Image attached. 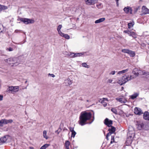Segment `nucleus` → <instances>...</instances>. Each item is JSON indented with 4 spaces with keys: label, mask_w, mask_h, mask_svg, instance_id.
<instances>
[{
    "label": "nucleus",
    "mask_w": 149,
    "mask_h": 149,
    "mask_svg": "<svg viewBox=\"0 0 149 149\" xmlns=\"http://www.w3.org/2000/svg\"><path fill=\"white\" fill-rule=\"evenodd\" d=\"M92 114L90 112L86 111L82 112L81 113L79 116V124L82 126L86 124V121L89 120Z\"/></svg>",
    "instance_id": "f257e3e1"
},
{
    "label": "nucleus",
    "mask_w": 149,
    "mask_h": 149,
    "mask_svg": "<svg viewBox=\"0 0 149 149\" xmlns=\"http://www.w3.org/2000/svg\"><path fill=\"white\" fill-rule=\"evenodd\" d=\"M4 61L11 66H16L19 64L17 58H10L4 60Z\"/></svg>",
    "instance_id": "f03ea898"
},
{
    "label": "nucleus",
    "mask_w": 149,
    "mask_h": 149,
    "mask_svg": "<svg viewBox=\"0 0 149 149\" xmlns=\"http://www.w3.org/2000/svg\"><path fill=\"white\" fill-rule=\"evenodd\" d=\"M132 76L128 75H125L123 76L118 81V83L120 85H121L125 84L127 81L130 80L133 78L132 77Z\"/></svg>",
    "instance_id": "7ed1b4c3"
},
{
    "label": "nucleus",
    "mask_w": 149,
    "mask_h": 149,
    "mask_svg": "<svg viewBox=\"0 0 149 149\" xmlns=\"http://www.w3.org/2000/svg\"><path fill=\"white\" fill-rule=\"evenodd\" d=\"M8 91L11 93L14 94L15 93L17 92L19 90V86H12L9 87L8 89Z\"/></svg>",
    "instance_id": "20e7f679"
},
{
    "label": "nucleus",
    "mask_w": 149,
    "mask_h": 149,
    "mask_svg": "<svg viewBox=\"0 0 149 149\" xmlns=\"http://www.w3.org/2000/svg\"><path fill=\"white\" fill-rule=\"evenodd\" d=\"M86 52H83L82 53H72L70 52L68 53L67 54H66V55L68 56H70L71 57H75L77 56H80L83 55L84 54H86Z\"/></svg>",
    "instance_id": "39448f33"
},
{
    "label": "nucleus",
    "mask_w": 149,
    "mask_h": 149,
    "mask_svg": "<svg viewBox=\"0 0 149 149\" xmlns=\"http://www.w3.org/2000/svg\"><path fill=\"white\" fill-rule=\"evenodd\" d=\"M20 19L21 21L23 22L24 23L26 24H32L34 22V21L31 19L26 18H21Z\"/></svg>",
    "instance_id": "423d86ee"
},
{
    "label": "nucleus",
    "mask_w": 149,
    "mask_h": 149,
    "mask_svg": "<svg viewBox=\"0 0 149 149\" xmlns=\"http://www.w3.org/2000/svg\"><path fill=\"white\" fill-rule=\"evenodd\" d=\"M84 1L86 4L88 5H93L97 1V0H84Z\"/></svg>",
    "instance_id": "0eeeda50"
},
{
    "label": "nucleus",
    "mask_w": 149,
    "mask_h": 149,
    "mask_svg": "<svg viewBox=\"0 0 149 149\" xmlns=\"http://www.w3.org/2000/svg\"><path fill=\"white\" fill-rule=\"evenodd\" d=\"M142 13L143 15L149 14V10L146 6H143L142 7Z\"/></svg>",
    "instance_id": "6e6552de"
},
{
    "label": "nucleus",
    "mask_w": 149,
    "mask_h": 149,
    "mask_svg": "<svg viewBox=\"0 0 149 149\" xmlns=\"http://www.w3.org/2000/svg\"><path fill=\"white\" fill-rule=\"evenodd\" d=\"M124 11L127 14L130 13L132 14V8L129 6H127L125 7L123 9Z\"/></svg>",
    "instance_id": "1a4fd4ad"
},
{
    "label": "nucleus",
    "mask_w": 149,
    "mask_h": 149,
    "mask_svg": "<svg viewBox=\"0 0 149 149\" xmlns=\"http://www.w3.org/2000/svg\"><path fill=\"white\" fill-rule=\"evenodd\" d=\"M134 113L135 114L138 115H141L143 113L140 108L136 107L134 109Z\"/></svg>",
    "instance_id": "9d476101"
},
{
    "label": "nucleus",
    "mask_w": 149,
    "mask_h": 149,
    "mask_svg": "<svg viewBox=\"0 0 149 149\" xmlns=\"http://www.w3.org/2000/svg\"><path fill=\"white\" fill-rule=\"evenodd\" d=\"M72 83V81L69 78H68L64 80L63 84L66 86L71 85Z\"/></svg>",
    "instance_id": "9b49d317"
},
{
    "label": "nucleus",
    "mask_w": 149,
    "mask_h": 149,
    "mask_svg": "<svg viewBox=\"0 0 149 149\" xmlns=\"http://www.w3.org/2000/svg\"><path fill=\"white\" fill-rule=\"evenodd\" d=\"M104 123L107 126L110 127L111 126V125L112 124V121L106 118L104 120Z\"/></svg>",
    "instance_id": "f8f14e48"
},
{
    "label": "nucleus",
    "mask_w": 149,
    "mask_h": 149,
    "mask_svg": "<svg viewBox=\"0 0 149 149\" xmlns=\"http://www.w3.org/2000/svg\"><path fill=\"white\" fill-rule=\"evenodd\" d=\"M144 124L143 122H139L137 125V128L139 130H140L143 128Z\"/></svg>",
    "instance_id": "ddd939ff"
},
{
    "label": "nucleus",
    "mask_w": 149,
    "mask_h": 149,
    "mask_svg": "<svg viewBox=\"0 0 149 149\" xmlns=\"http://www.w3.org/2000/svg\"><path fill=\"white\" fill-rule=\"evenodd\" d=\"M7 136H4L0 138V145L6 142L7 140Z\"/></svg>",
    "instance_id": "4468645a"
},
{
    "label": "nucleus",
    "mask_w": 149,
    "mask_h": 149,
    "mask_svg": "<svg viewBox=\"0 0 149 149\" xmlns=\"http://www.w3.org/2000/svg\"><path fill=\"white\" fill-rule=\"evenodd\" d=\"M116 100H117V101H118L122 103H125L127 102V100H126L125 98H116Z\"/></svg>",
    "instance_id": "2eb2a0df"
},
{
    "label": "nucleus",
    "mask_w": 149,
    "mask_h": 149,
    "mask_svg": "<svg viewBox=\"0 0 149 149\" xmlns=\"http://www.w3.org/2000/svg\"><path fill=\"white\" fill-rule=\"evenodd\" d=\"M143 118L146 120H149V113L147 111L145 112L143 114Z\"/></svg>",
    "instance_id": "dca6fc26"
},
{
    "label": "nucleus",
    "mask_w": 149,
    "mask_h": 149,
    "mask_svg": "<svg viewBox=\"0 0 149 149\" xmlns=\"http://www.w3.org/2000/svg\"><path fill=\"white\" fill-rule=\"evenodd\" d=\"M107 99L106 98H103V100H101V103L102 104L104 107L107 106Z\"/></svg>",
    "instance_id": "f3484780"
},
{
    "label": "nucleus",
    "mask_w": 149,
    "mask_h": 149,
    "mask_svg": "<svg viewBox=\"0 0 149 149\" xmlns=\"http://www.w3.org/2000/svg\"><path fill=\"white\" fill-rule=\"evenodd\" d=\"M116 128L113 126H111L110 128H109L108 131L109 132V133H110V134L113 133L115 131Z\"/></svg>",
    "instance_id": "a211bd4d"
},
{
    "label": "nucleus",
    "mask_w": 149,
    "mask_h": 149,
    "mask_svg": "<svg viewBox=\"0 0 149 149\" xmlns=\"http://www.w3.org/2000/svg\"><path fill=\"white\" fill-rule=\"evenodd\" d=\"M138 69L137 68H135L132 71V73L136 76H138L139 75V73L138 72Z\"/></svg>",
    "instance_id": "6ab92c4d"
},
{
    "label": "nucleus",
    "mask_w": 149,
    "mask_h": 149,
    "mask_svg": "<svg viewBox=\"0 0 149 149\" xmlns=\"http://www.w3.org/2000/svg\"><path fill=\"white\" fill-rule=\"evenodd\" d=\"M138 72L139 73V74H140L141 75H144V77H146L147 74V72H145V71H142L140 70H138Z\"/></svg>",
    "instance_id": "aec40b11"
},
{
    "label": "nucleus",
    "mask_w": 149,
    "mask_h": 149,
    "mask_svg": "<svg viewBox=\"0 0 149 149\" xmlns=\"http://www.w3.org/2000/svg\"><path fill=\"white\" fill-rule=\"evenodd\" d=\"M6 119H2L0 120V126L3 127L4 124H6Z\"/></svg>",
    "instance_id": "412c9836"
},
{
    "label": "nucleus",
    "mask_w": 149,
    "mask_h": 149,
    "mask_svg": "<svg viewBox=\"0 0 149 149\" xmlns=\"http://www.w3.org/2000/svg\"><path fill=\"white\" fill-rule=\"evenodd\" d=\"M70 142L68 141H66L65 144V146L66 149L70 148Z\"/></svg>",
    "instance_id": "4be33fe9"
},
{
    "label": "nucleus",
    "mask_w": 149,
    "mask_h": 149,
    "mask_svg": "<svg viewBox=\"0 0 149 149\" xmlns=\"http://www.w3.org/2000/svg\"><path fill=\"white\" fill-rule=\"evenodd\" d=\"M105 20V18H101L99 19H97V20L95 21V24L99 23H100L101 22H103Z\"/></svg>",
    "instance_id": "5701e85b"
},
{
    "label": "nucleus",
    "mask_w": 149,
    "mask_h": 149,
    "mask_svg": "<svg viewBox=\"0 0 149 149\" xmlns=\"http://www.w3.org/2000/svg\"><path fill=\"white\" fill-rule=\"evenodd\" d=\"M139 95V93H135L131 96V98L132 99H134L136 98Z\"/></svg>",
    "instance_id": "b1692460"
},
{
    "label": "nucleus",
    "mask_w": 149,
    "mask_h": 149,
    "mask_svg": "<svg viewBox=\"0 0 149 149\" xmlns=\"http://www.w3.org/2000/svg\"><path fill=\"white\" fill-rule=\"evenodd\" d=\"M130 56L133 57L135 56V53L134 51L130 50L128 54Z\"/></svg>",
    "instance_id": "393cba45"
},
{
    "label": "nucleus",
    "mask_w": 149,
    "mask_h": 149,
    "mask_svg": "<svg viewBox=\"0 0 149 149\" xmlns=\"http://www.w3.org/2000/svg\"><path fill=\"white\" fill-rule=\"evenodd\" d=\"M128 70V69H127L125 70H122L121 71H119L118 73V74H122L125 73L127 72Z\"/></svg>",
    "instance_id": "a878e982"
},
{
    "label": "nucleus",
    "mask_w": 149,
    "mask_h": 149,
    "mask_svg": "<svg viewBox=\"0 0 149 149\" xmlns=\"http://www.w3.org/2000/svg\"><path fill=\"white\" fill-rule=\"evenodd\" d=\"M47 132L46 130H44L43 132V136L44 138L46 139H47L48 138V137L47 135Z\"/></svg>",
    "instance_id": "bb28decb"
},
{
    "label": "nucleus",
    "mask_w": 149,
    "mask_h": 149,
    "mask_svg": "<svg viewBox=\"0 0 149 149\" xmlns=\"http://www.w3.org/2000/svg\"><path fill=\"white\" fill-rule=\"evenodd\" d=\"M7 7L6 6L1 5L0 4V11H1L3 10L6 9Z\"/></svg>",
    "instance_id": "cd10ccee"
},
{
    "label": "nucleus",
    "mask_w": 149,
    "mask_h": 149,
    "mask_svg": "<svg viewBox=\"0 0 149 149\" xmlns=\"http://www.w3.org/2000/svg\"><path fill=\"white\" fill-rule=\"evenodd\" d=\"M130 34V36H132L134 38H136V37L135 33L133 32H131Z\"/></svg>",
    "instance_id": "c85d7f7f"
},
{
    "label": "nucleus",
    "mask_w": 149,
    "mask_h": 149,
    "mask_svg": "<svg viewBox=\"0 0 149 149\" xmlns=\"http://www.w3.org/2000/svg\"><path fill=\"white\" fill-rule=\"evenodd\" d=\"M49 145L48 144H45L42 146L40 148L42 149H46V148L49 146Z\"/></svg>",
    "instance_id": "c756f323"
},
{
    "label": "nucleus",
    "mask_w": 149,
    "mask_h": 149,
    "mask_svg": "<svg viewBox=\"0 0 149 149\" xmlns=\"http://www.w3.org/2000/svg\"><path fill=\"white\" fill-rule=\"evenodd\" d=\"M130 50L128 49H123L122 50V52L124 53L128 54Z\"/></svg>",
    "instance_id": "7c9ffc66"
},
{
    "label": "nucleus",
    "mask_w": 149,
    "mask_h": 149,
    "mask_svg": "<svg viewBox=\"0 0 149 149\" xmlns=\"http://www.w3.org/2000/svg\"><path fill=\"white\" fill-rule=\"evenodd\" d=\"M134 25V22H132L128 24V28L129 29H131L132 27Z\"/></svg>",
    "instance_id": "2f4dec72"
},
{
    "label": "nucleus",
    "mask_w": 149,
    "mask_h": 149,
    "mask_svg": "<svg viewBox=\"0 0 149 149\" xmlns=\"http://www.w3.org/2000/svg\"><path fill=\"white\" fill-rule=\"evenodd\" d=\"M62 37H63L64 38H65L67 39H69L70 38V36L66 34H64L63 36H62Z\"/></svg>",
    "instance_id": "473e14b6"
},
{
    "label": "nucleus",
    "mask_w": 149,
    "mask_h": 149,
    "mask_svg": "<svg viewBox=\"0 0 149 149\" xmlns=\"http://www.w3.org/2000/svg\"><path fill=\"white\" fill-rule=\"evenodd\" d=\"M111 110L113 113L115 114H117V111L116 108H112L111 109Z\"/></svg>",
    "instance_id": "72a5a7b5"
},
{
    "label": "nucleus",
    "mask_w": 149,
    "mask_h": 149,
    "mask_svg": "<svg viewBox=\"0 0 149 149\" xmlns=\"http://www.w3.org/2000/svg\"><path fill=\"white\" fill-rule=\"evenodd\" d=\"M82 66L86 68H89V66L87 65L86 63H82Z\"/></svg>",
    "instance_id": "f704fd0d"
},
{
    "label": "nucleus",
    "mask_w": 149,
    "mask_h": 149,
    "mask_svg": "<svg viewBox=\"0 0 149 149\" xmlns=\"http://www.w3.org/2000/svg\"><path fill=\"white\" fill-rule=\"evenodd\" d=\"M96 6L98 8H101L102 7V3H99L97 4Z\"/></svg>",
    "instance_id": "c9c22d12"
},
{
    "label": "nucleus",
    "mask_w": 149,
    "mask_h": 149,
    "mask_svg": "<svg viewBox=\"0 0 149 149\" xmlns=\"http://www.w3.org/2000/svg\"><path fill=\"white\" fill-rule=\"evenodd\" d=\"M6 121L7 123V124L8 123H11L13 122V120L12 119H9L8 120L6 119Z\"/></svg>",
    "instance_id": "e433bc0d"
},
{
    "label": "nucleus",
    "mask_w": 149,
    "mask_h": 149,
    "mask_svg": "<svg viewBox=\"0 0 149 149\" xmlns=\"http://www.w3.org/2000/svg\"><path fill=\"white\" fill-rule=\"evenodd\" d=\"M76 134V133L74 131L73 132H72L71 137H74Z\"/></svg>",
    "instance_id": "4c0bfd02"
},
{
    "label": "nucleus",
    "mask_w": 149,
    "mask_h": 149,
    "mask_svg": "<svg viewBox=\"0 0 149 149\" xmlns=\"http://www.w3.org/2000/svg\"><path fill=\"white\" fill-rule=\"evenodd\" d=\"M114 136H111V141L110 142L111 144L112 143H113L114 142Z\"/></svg>",
    "instance_id": "58836bf2"
},
{
    "label": "nucleus",
    "mask_w": 149,
    "mask_h": 149,
    "mask_svg": "<svg viewBox=\"0 0 149 149\" xmlns=\"http://www.w3.org/2000/svg\"><path fill=\"white\" fill-rule=\"evenodd\" d=\"M131 32L130 31L128 30H125L124 31V33L128 34L130 36V34Z\"/></svg>",
    "instance_id": "ea45409f"
},
{
    "label": "nucleus",
    "mask_w": 149,
    "mask_h": 149,
    "mask_svg": "<svg viewBox=\"0 0 149 149\" xmlns=\"http://www.w3.org/2000/svg\"><path fill=\"white\" fill-rule=\"evenodd\" d=\"M58 31V34L60 35L62 37L64 33H63L61 30L57 31Z\"/></svg>",
    "instance_id": "a19ab883"
},
{
    "label": "nucleus",
    "mask_w": 149,
    "mask_h": 149,
    "mask_svg": "<svg viewBox=\"0 0 149 149\" xmlns=\"http://www.w3.org/2000/svg\"><path fill=\"white\" fill-rule=\"evenodd\" d=\"M6 50H8L10 52L12 51L13 50V49L12 48L9 47V48H7L6 49Z\"/></svg>",
    "instance_id": "79ce46f5"
},
{
    "label": "nucleus",
    "mask_w": 149,
    "mask_h": 149,
    "mask_svg": "<svg viewBox=\"0 0 149 149\" xmlns=\"http://www.w3.org/2000/svg\"><path fill=\"white\" fill-rule=\"evenodd\" d=\"M62 27V26L61 25H59L58 26L57 29V31H59L61 30V28Z\"/></svg>",
    "instance_id": "37998d69"
},
{
    "label": "nucleus",
    "mask_w": 149,
    "mask_h": 149,
    "mask_svg": "<svg viewBox=\"0 0 149 149\" xmlns=\"http://www.w3.org/2000/svg\"><path fill=\"white\" fill-rule=\"evenodd\" d=\"M116 73V71L114 70L111 71L109 73V74L114 75Z\"/></svg>",
    "instance_id": "c03bdc74"
},
{
    "label": "nucleus",
    "mask_w": 149,
    "mask_h": 149,
    "mask_svg": "<svg viewBox=\"0 0 149 149\" xmlns=\"http://www.w3.org/2000/svg\"><path fill=\"white\" fill-rule=\"evenodd\" d=\"M111 135L110 134V133H108L107 134V135H106V139H107V140H109V139H108V136H110Z\"/></svg>",
    "instance_id": "a18cd8bd"
},
{
    "label": "nucleus",
    "mask_w": 149,
    "mask_h": 149,
    "mask_svg": "<svg viewBox=\"0 0 149 149\" xmlns=\"http://www.w3.org/2000/svg\"><path fill=\"white\" fill-rule=\"evenodd\" d=\"M2 27H3V25L1 24H0V32H2Z\"/></svg>",
    "instance_id": "49530a36"
},
{
    "label": "nucleus",
    "mask_w": 149,
    "mask_h": 149,
    "mask_svg": "<svg viewBox=\"0 0 149 149\" xmlns=\"http://www.w3.org/2000/svg\"><path fill=\"white\" fill-rule=\"evenodd\" d=\"M112 81L113 80L112 79H109L107 81V82L108 83H111L112 82Z\"/></svg>",
    "instance_id": "de8ad7c7"
},
{
    "label": "nucleus",
    "mask_w": 149,
    "mask_h": 149,
    "mask_svg": "<svg viewBox=\"0 0 149 149\" xmlns=\"http://www.w3.org/2000/svg\"><path fill=\"white\" fill-rule=\"evenodd\" d=\"M69 129L70 130V131L72 132H73L74 131V128H73V127H70V128H69Z\"/></svg>",
    "instance_id": "09e8293b"
},
{
    "label": "nucleus",
    "mask_w": 149,
    "mask_h": 149,
    "mask_svg": "<svg viewBox=\"0 0 149 149\" xmlns=\"http://www.w3.org/2000/svg\"><path fill=\"white\" fill-rule=\"evenodd\" d=\"M146 78L149 77V72H147V74H146Z\"/></svg>",
    "instance_id": "8fccbe9b"
},
{
    "label": "nucleus",
    "mask_w": 149,
    "mask_h": 149,
    "mask_svg": "<svg viewBox=\"0 0 149 149\" xmlns=\"http://www.w3.org/2000/svg\"><path fill=\"white\" fill-rule=\"evenodd\" d=\"M3 99V96L1 95H0V101L2 100Z\"/></svg>",
    "instance_id": "3c124183"
},
{
    "label": "nucleus",
    "mask_w": 149,
    "mask_h": 149,
    "mask_svg": "<svg viewBox=\"0 0 149 149\" xmlns=\"http://www.w3.org/2000/svg\"><path fill=\"white\" fill-rule=\"evenodd\" d=\"M115 1L116 2L117 6H119V3H118L119 0H115Z\"/></svg>",
    "instance_id": "603ef678"
},
{
    "label": "nucleus",
    "mask_w": 149,
    "mask_h": 149,
    "mask_svg": "<svg viewBox=\"0 0 149 149\" xmlns=\"http://www.w3.org/2000/svg\"><path fill=\"white\" fill-rule=\"evenodd\" d=\"M49 75H50V76L53 77H55V75L53 74H50L49 73Z\"/></svg>",
    "instance_id": "864d4df0"
},
{
    "label": "nucleus",
    "mask_w": 149,
    "mask_h": 149,
    "mask_svg": "<svg viewBox=\"0 0 149 149\" xmlns=\"http://www.w3.org/2000/svg\"><path fill=\"white\" fill-rule=\"evenodd\" d=\"M21 31L20 30H16L15 31V32L17 33L19 32H20Z\"/></svg>",
    "instance_id": "5fc2aeb1"
},
{
    "label": "nucleus",
    "mask_w": 149,
    "mask_h": 149,
    "mask_svg": "<svg viewBox=\"0 0 149 149\" xmlns=\"http://www.w3.org/2000/svg\"><path fill=\"white\" fill-rule=\"evenodd\" d=\"M93 119H92V121H91V122L90 123L91 124V123L94 120V116H93Z\"/></svg>",
    "instance_id": "6e6d98bb"
},
{
    "label": "nucleus",
    "mask_w": 149,
    "mask_h": 149,
    "mask_svg": "<svg viewBox=\"0 0 149 149\" xmlns=\"http://www.w3.org/2000/svg\"><path fill=\"white\" fill-rule=\"evenodd\" d=\"M26 39H24V42H23V43H24L25 42H26Z\"/></svg>",
    "instance_id": "4d7b16f0"
},
{
    "label": "nucleus",
    "mask_w": 149,
    "mask_h": 149,
    "mask_svg": "<svg viewBox=\"0 0 149 149\" xmlns=\"http://www.w3.org/2000/svg\"><path fill=\"white\" fill-rule=\"evenodd\" d=\"M30 148L31 149H34L33 148V147H30Z\"/></svg>",
    "instance_id": "13d9d810"
},
{
    "label": "nucleus",
    "mask_w": 149,
    "mask_h": 149,
    "mask_svg": "<svg viewBox=\"0 0 149 149\" xmlns=\"http://www.w3.org/2000/svg\"><path fill=\"white\" fill-rule=\"evenodd\" d=\"M123 89H124L123 87H122V88H121L122 90H123Z\"/></svg>",
    "instance_id": "bf43d9fd"
},
{
    "label": "nucleus",
    "mask_w": 149,
    "mask_h": 149,
    "mask_svg": "<svg viewBox=\"0 0 149 149\" xmlns=\"http://www.w3.org/2000/svg\"><path fill=\"white\" fill-rule=\"evenodd\" d=\"M86 101H87V102H89V101L88 100H87Z\"/></svg>",
    "instance_id": "052dcab7"
},
{
    "label": "nucleus",
    "mask_w": 149,
    "mask_h": 149,
    "mask_svg": "<svg viewBox=\"0 0 149 149\" xmlns=\"http://www.w3.org/2000/svg\"><path fill=\"white\" fill-rule=\"evenodd\" d=\"M27 82V81H26L25 82V83H26Z\"/></svg>",
    "instance_id": "680f3d73"
},
{
    "label": "nucleus",
    "mask_w": 149,
    "mask_h": 149,
    "mask_svg": "<svg viewBox=\"0 0 149 149\" xmlns=\"http://www.w3.org/2000/svg\"><path fill=\"white\" fill-rule=\"evenodd\" d=\"M58 132V130H57V131H56L55 132L56 133V132Z\"/></svg>",
    "instance_id": "e2e57ef3"
},
{
    "label": "nucleus",
    "mask_w": 149,
    "mask_h": 149,
    "mask_svg": "<svg viewBox=\"0 0 149 149\" xmlns=\"http://www.w3.org/2000/svg\"><path fill=\"white\" fill-rule=\"evenodd\" d=\"M24 34H25V32H24Z\"/></svg>",
    "instance_id": "0e129e2a"
},
{
    "label": "nucleus",
    "mask_w": 149,
    "mask_h": 149,
    "mask_svg": "<svg viewBox=\"0 0 149 149\" xmlns=\"http://www.w3.org/2000/svg\"><path fill=\"white\" fill-rule=\"evenodd\" d=\"M40 149H41V148H40Z\"/></svg>",
    "instance_id": "69168bd1"
}]
</instances>
